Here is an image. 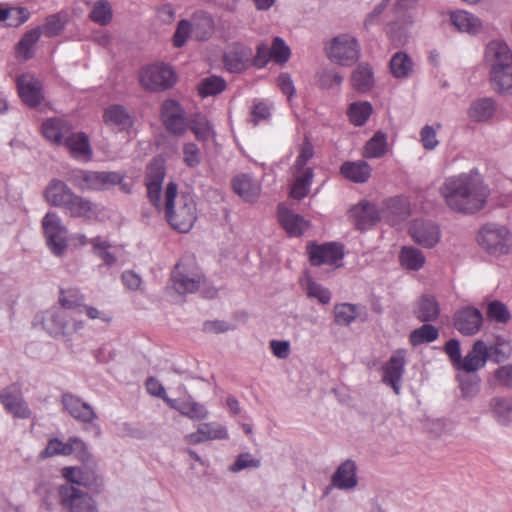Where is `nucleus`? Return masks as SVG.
<instances>
[{"mask_svg": "<svg viewBox=\"0 0 512 512\" xmlns=\"http://www.w3.org/2000/svg\"><path fill=\"white\" fill-rule=\"evenodd\" d=\"M439 193L451 211L472 215L485 208L490 189L479 173L470 171L447 178Z\"/></svg>", "mask_w": 512, "mask_h": 512, "instance_id": "obj_1", "label": "nucleus"}, {"mask_svg": "<svg viewBox=\"0 0 512 512\" xmlns=\"http://www.w3.org/2000/svg\"><path fill=\"white\" fill-rule=\"evenodd\" d=\"M483 60L492 88L501 94H512V50L508 44L491 40L485 47Z\"/></svg>", "mask_w": 512, "mask_h": 512, "instance_id": "obj_2", "label": "nucleus"}, {"mask_svg": "<svg viewBox=\"0 0 512 512\" xmlns=\"http://www.w3.org/2000/svg\"><path fill=\"white\" fill-rule=\"evenodd\" d=\"M164 199L163 209L170 226L181 233L189 232L197 219L193 197L189 193L178 195L177 185L174 182H169L165 189Z\"/></svg>", "mask_w": 512, "mask_h": 512, "instance_id": "obj_3", "label": "nucleus"}, {"mask_svg": "<svg viewBox=\"0 0 512 512\" xmlns=\"http://www.w3.org/2000/svg\"><path fill=\"white\" fill-rule=\"evenodd\" d=\"M68 180L83 191L108 190L120 183L122 175L113 171H89L83 169L71 170Z\"/></svg>", "mask_w": 512, "mask_h": 512, "instance_id": "obj_4", "label": "nucleus"}, {"mask_svg": "<svg viewBox=\"0 0 512 512\" xmlns=\"http://www.w3.org/2000/svg\"><path fill=\"white\" fill-rule=\"evenodd\" d=\"M204 277L193 259H183L176 264L172 274V288L179 294L196 292Z\"/></svg>", "mask_w": 512, "mask_h": 512, "instance_id": "obj_5", "label": "nucleus"}, {"mask_svg": "<svg viewBox=\"0 0 512 512\" xmlns=\"http://www.w3.org/2000/svg\"><path fill=\"white\" fill-rule=\"evenodd\" d=\"M58 495L61 506L67 512H99L95 499L79 487L61 485Z\"/></svg>", "mask_w": 512, "mask_h": 512, "instance_id": "obj_6", "label": "nucleus"}, {"mask_svg": "<svg viewBox=\"0 0 512 512\" xmlns=\"http://www.w3.org/2000/svg\"><path fill=\"white\" fill-rule=\"evenodd\" d=\"M176 82L173 69L163 63L149 65L140 72L141 85L150 91H162L171 88Z\"/></svg>", "mask_w": 512, "mask_h": 512, "instance_id": "obj_7", "label": "nucleus"}, {"mask_svg": "<svg viewBox=\"0 0 512 512\" xmlns=\"http://www.w3.org/2000/svg\"><path fill=\"white\" fill-rule=\"evenodd\" d=\"M328 56L330 60L339 65L350 66L360 56L358 41L348 34H341L332 39L328 48Z\"/></svg>", "mask_w": 512, "mask_h": 512, "instance_id": "obj_8", "label": "nucleus"}, {"mask_svg": "<svg viewBox=\"0 0 512 512\" xmlns=\"http://www.w3.org/2000/svg\"><path fill=\"white\" fill-rule=\"evenodd\" d=\"M478 242L489 253L503 254L508 251L511 235L504 226L486 224L479 232Z\"/></svg>", "mask_w": 512, "mask_h": 512, "instance_id": "obj_9", "label": "nucleus"}, {"mask_svg": "<svg viewBox=\"0 0 512 512\" xmlns=\"http://www.w3.org/2000/svg\"><path fill=\"white\" fill-rule=\"evenodd\" d=\"M42 228L50 249L56 255H61L67 247V228L60 217L54 212H48L42 220Z\"/></svg>", "mask_w": 512, "mask_h": 512, "instance_id": "obj_10", "label": "nucleus"}, {"mask_svg": "<svg viewBox=\"0 0 512 512\" xmlns=\"http://www.w3.org/2000/svg\"><path fill=\"white\" fill-rule=\"evenodd\" d=\"M212 33V21L209 18H204L201 21L194 20L192 23L187 20H181L174 34V45L182 47L189 37H194L197 40H205Z\"/></svg>", "mask_w": 512, "mask_h": 512, "instance_id": "obj_11", "label": "nucleus"}, {"mask_svg": "<svg viewBox=\"0 0 512 512\" xmlns=\"http://www.w3.org/2000/svg\"><path fill=\"white\" fill-rule=\"evenodd\" d=\"M409 233L417 244L425 248L434 247L441 238L438 225L430 220H414L410 225Z\"/></svg>", "mask_w": 512, "mask_h": 512, "instance_id": "obj_12", "label": "nucleus"}, {"mask_svg": "<svg viewBox=\"0 0 512 512\" xmlns=\"http://www.w3.org/2000/svg\"><path fill=\"white\" fill-rule=\"evenodd\" d=\"M405 356V350H396L383 368V383L391 386L397 395L401 389L400 383L404 373Z\"/></svg>", "mask_w": 512, "mask_h": 512, "instance_id": "obj_13", "label": "nucleus"}, {"mask_svg": "<svg viewBox=\"0 0 512 512\" xmlns=\"http://www.w3.org/2000/svg\"><path fill=\"white\" fill-rule=\"evenodd\" d=\"M161 115L168 131L175 135H183L186 132L187 122L184 111L178 102L166 100L162 104Z\"/></svg>", "mask_w": 512, "mask_h": 512, "instance_id": "obj_14", "label": "nucleus"}, {"mask_svg": "<svg viewBox=\"0 0 512 512\" xmlns=\"http://www.w3.org/2000/svg\"><path fill=\"white\" fill-rule=\"evenodd\" d=\"M62 404L64 409L77 421L92 423L98 418L92 406L74 394H63Z\"/></svg>", "mask_w": 512, "mask_h": 512, "instance_id": "obj_15", "label": "nucleus"}, {"mask_svg": "<svg viewBox=\"0 0 512 512\" xmlns=\"http://www.w3.org/2000/svg\"><path fill=\"white\" fill-rule=\"evenodd\" d=\"M308 253L311 264L315 266L323 264L334 265L342 260L344 256L342 246L336 243L311 245L308 248Z\"/></svg>", "mask_w": 512, "mask_h": 512, "instance_id": "obj_16", "label": "nucleus"}, {"mask_svg": "<svg viewBox=\"0 0 512 512\" xmlns=\"http://www.w3.org/2000/svg\"><path fill=\"white\" fill-rule=\"evenodd\" d=\"M17 88L22 101L31 107H35L43 100L42 86L34 75L26 73L17 78Z\"/></svg>", "mask_w": 512, "mask_h": 512, "instance_id": "obj_17", "label": "nucleus"}, {"mask_svg": "<svg viewBox=\"0 0 512 512\" xmlns=\"http://www.w3.org/2000/svg\"><path fill=\"white\" fill-rule=\"evenodd\" d=\"M482 323V313L473 307L460 309L454 315V326L462 335L471 336L476 334Z\"/></svg>", "mask_w": 512, "mask_h": 512, "instance_id": "obj_18", "label": "nucleus"}, {"mask_svg": "<svg viewBox=\"0 0 512 512\" xmlns=\"http://www.w3.org/2000/svg\"><path fill=\"white\" fill-rule=\"evenodd\" d=\"M489 357V349L482 340H477L467 355L461 359L459 371L474 373L484 367Z\"/></svg>", "mask_w": 512, "mask_h": 512, "instance_id": "obj_19", "label": "nucleus"}, {"mask_svg": "<svg viewBox=\"0 0 512 512\" xmlns=\"http://www.w3.org/2000/svg\"><path fill=\"white\" fill-rule=\"evenodd\" d=\"M0 402L5 409L18 418L30 417V410L22 394L16 387H8L0 392Z\"/></svg>", "mask_w": 512, "mask_h": 512, "instance_id": "obj_20", "label": "nucleus"}, {"mask_svg": "<svg viewBox=\"0 0 512 512\" xmlns=\"http://www.w3.org/2000/svg\"><path fill=\"white\" fill-rule=\"evenodd\" d=\"M87 468L80 467H64L62 469V476L68 481L67 484L73 486H84L87 488L93 487L98 484L99 476L94 471L95 465H86Z\"/></svg>", "mask_w": 512, "mask_h": 512, "instance_id": "obj_21", "label": "nucleus"}, {"mask_svg": "<svg viewBox=\"0 0 512 512\" xmlns=\"http://www.w3.org/2000/svg\"><path fill=\"white\" fill-rule=\"evenodd\" d=\"M233 189L243 200L255 202L261 194V184L249 174H240L234 177Z\"/></svg>", "mask_w": 512, "mask_h": 512, "instance_id": "obj_22", "label": "nucleus"}, {"mask_svg": "<svg viewBox=\"0 0 512 512\" xmlns=\"http://www.w3.org/2000/svg\"><path fill=\"white\" fill-rule=\"evenodd\" d=\"M251 57L252 50L250 48L235 44L224 53L223 61L230 72H240L246 68Z\"/></svg>", "mask_w": 512, "mask_h": 512, "instance_id": "obj_23", "label": "nucleus"}, {"mask_svg": "<svg viewBox=\"0 0 512 512\" xmlns=\"http://www.w3.org/2000/svg\"><path fill=\"white\" fill-rule=\"evenodd\" d=\"M496 112V102L490 97L475 99L471 102L467 117L471 122L484 123L491 120Z\"/></svg>", "mask_w": 512, "mask_h": 512, "instance_id": "obj_24", "label": "nucleus"}, {"mask_svg": "<svg viewBox=\"0 0 512 512\" xmlns=\"http://www.w3.org/2000/svg\"><path fill=\"white\" fill-rule=\"evenodd\" d=\"M349 216L360 230H366L379 219L376 207L366 201H362L349 210Z\"/></svg>", "mask_w": 512, "mask_h": 512, "instance_id": "obj_25", "label": "nucleus"}, {"mask_svg": "<svg viewBox=\"0 0 512 512\" xmlns=\"http://www.w3.org/2000/svg\"><path fill=\"white\" fill-rule=\"evenodd\" d=\"M71 125L63 119L51 118L42 125V134L50 142L62 145L71 132Z\"/></svg>", "mask_w": 512, "mask_h": 512, "instance_id": "obj_26", "label": "nucleus"}, {"mask_svg": "<svg viewBox=\"0 0 512 512\" xmlns=\"http://www.w3.org/2000/svg\"><path fill=\"white\" fill-rule=\"evenodd\" d=\"M74 192L61 180L54 179L45 190L47 202L56 207L66 208Z\"/></svg>", "mask_w": 512, "mask_h": 512, "instance_id": "obj_27", "label": "nucleus"}, {"mask_svg": "<svg viewBox=\"0 0 512 512\" xmlns=\"http://www.w3.org/2000/svg\"><path fill=\"white\" fill-rule=\"evenodd\" d=\"M69 150L70 154L79 160L89 161L92 156V150L89 139L84 133H69L63 143Z\"/></svg>", "mask_w": 512, "mask_h": 512, "instance_id": "obj_28", "label": "nucleus"}, {"mask_svg": "<svg viewBox=\"0 0 512 512\" xmlns=\"http://www.w3.org/2000/svg\"><path fill=\"white\" fill-rule=\"evenodd\" d=\"M65 209L69 211L72 217L86 219H95L100 213V208L97 204L75 193Z\"/></svg>", "mask_w": 512, "mask_h": 512, "instance_id": "obj_29", "label": "nucleus"}, {"mask_svg": "<svg viewBox=\"0 0 512 512\" xmlns=\"http://www.w3.org/2000/svg\"><path fill=\"white\" fill-rule=\"evenodd\" d=\"M370 165L363 161H346L340 167L341 175L355 183H365L371 176Z\"/></svg>", "mask_w": 512, "mask_h": 512, "instance_id": "obj_30", "label": "nucleus"}, {"mask_svg": "<svg viewBox=\"0 0 512 512\" xmlns=\"http://www.w3.org/2000/svg\"><path fill=\"white\" fill-rule=\"evenodd\" d=\"M279 220L283 228L291 236H300L309 227V222L302 216L283 207L279 208Z\"/></svg>", "mask_w": 512, "mask_h": 512, "instance_id": "obj_31", "label": "nucleus"}, {"mask_svg": "<svg viewBox=\"0 0 512 512\" xmlns=\"http://www.w3.org/2000/svg\"><path fill=\"white\" fill-rule=\"evenodd\" d=\"M103 119L108 126L118 131L129 128L133 123L130 114L121 105L109 106L104 112Z\"/></svg>", "mask_w": 512, "mask_h": 512, "instance_id": "obj_32", "label": "nucleus"}, {"mask_svg": "<svg viewBox=\"0 0 512 512\" xmlns=\"http://www.w3.org/2000/svg\"><path fill=\"white\" fill-rule=\"evenodd\" d=\"M451 24L459 31L471 35L477 34L482 26L481 20L466 11H455L450 14Z\"/></svg>", "mask_w": 512, "mask_h": 512, "instance_id": "obj_33", "label": "nucleus"}, {"mask_svg": "<svg viewBox=\"0 0 512 512\" xmlns=\"http://www.w3.org/2000/svg\"><path fill=\"white\" fill-rule=\"evenodd\" d=\"M333 485L339 489H352L357 485L356 466L351 460L343 462L332 477Z\"/></svg>", "mask_w": 512, "mask_h": 512, "instance_id": "obj_34", "label": "nucleus"}, {"mask_svg": "<svg viewBox=\"0 0 512 512\" xmlns=\"http://www.w3.org/2000/svg\"><path fill=\"white\" fill-rule=\"evenodd\" d=\"M414 314L421 322H432L436 320L440 314V308L434 296L423 295L416 303Z\"/></svg>", "mask_w": 512, "mask_h": 512, "instance_id": "obj_35", "label": "nucleus"}, {"mask_svg": "<svg viewBox=\"0 0 512 512\" xmlns=\"http://www.w3.org/2000/svg\"><path fill=\"white\" fill-rule=\"evenodd\" d=\"M294 182L290 189L292 198L300 200L306 197L310 191V186L314 176L313 170L307 167L304 170H292Z\"/></svg>", "mask_w": 512, "mask_h": 512, "instance_id": "obj_36", "label": "nucleus"}, {"mask_svg": "<svg viewBox=\"0 0 512 512\" xmlns=\"http://www.w3.org/2000/svg\"><path fill=\"white\" fill-rule=\"evenodd\" d=\"M392 75L397 79L409 78L414 72V62L405 52L395 53L389 62Z\"/></svg>", "mask_w": 512, "mask_h": 512, "instance_id": "obj_37", "label": "nucleus"}, {"mask_svg": "<svg viewBox=\"0 0 512 512\" xmlns=\"http://www.w3.org/2000/svg\"><path fill=\"white\" fill-rule=\"evenodd\" d=\"M489 408L493 418L503 426H508L512 423V401L495 397L489 402Z\"/></svg>", "mask_w": 512, "mask_h": 512, "instance_id": "obj_38", "label": "nucleus"}, {"mask_svg": "<svg viewBox=\"0 0 512 512\" xmlns=\"http://www.w3.org/2000/svg\"><path fill=\"white\" fill-rule=\"evenodd\" d=\"M67 322L66 314L59 309L47 312L43 319L45 329L54 336H66Z\"/></svg>", "mask_w": 512, "mask_h": 512, "instance_id": "obj_39", "label": "nucleus"}, {"mask_svg": "<svg viewBox=\"0 0 512 512\" xmlns=\"http://www.w3.org/2000/svg\"><path fill=\"white\" fill-rule=\"evenodd\" d=\"M351 83L358 92H367L374 85V75L368 64H360L352 73Z\"/></svg>", "mask_w": 512, "mask_h": 512, "instance_id": "obj_40", "label": "nucleus"}, {"mask_svg": "<svg viewBox=\"0 0 512 512\" xmlns=\"http://www.w3.org/2000/svg\"><path fill=\"white\" fill-rule=\"evenodd\" d=\"M93 247L94 254L99 257L104 264L112 266L117 261L119 249L112 246L109 242L103 240L101 237H95L90 240Z\"/></svg>", "mask_w": 512, "mask_h": 512, "instance_id": "obj_41", "label": "nucleus"}, {"mask_svg": "<svg viewBox=\"0 0 512 512\" xmlns=\"http://www.w3.org/2000/svg\"><path fill=\"white\" fill-rule=\"evenodd\" d=\"M386 213L392 223L405 219L410 214L409 202L404 197H394L386 202Z\"/></svg>", "mask_w": 512, "mask_h": 512, "instance_id": "obj_42", "label": "nucleus"}, {"mask_svg": "<svg viewBox=\"0 0 512 512\" xmlns=\"http://www.w3.org/2000/svg\"><path fill=\"white\" fill-rule=\"evenodd\" d=\"M89 17L94 23L100 26L110 24L113 18V11L110 2L107 0L95 1L89 13Z\"/></svg>", "mask_w": 512, "mask_h": 512, "instance_id": "obj_43", "label": "nucleus"}, {"mask_svg": "<svg viewBox=\"0 0 512 512\" xmlns=\"http://www.w3.org/2000/svg\"><path fill=\"white\" fill-rule=\"evenodd\" d=\"M372 105L367 102H354L349 105L347 114L350 122L355 126H363L372 113Z\"/></svg>", "mask_w": 512, "mask_h": 512, "instance_id": "obj_44", "label": "nucleus"}, {"mask_svg": "<svg viewBox=\"0 0 512 512\" xmlns=\"http://www.w3.org/2000/svg\"><path fill=\"white\" fill-rule=\"evenodd\" d=\"M400 261L402 266L410 270H419L425 263L423 253L417 248L404 246L400 252Z\"/></svg>", "mask_w": 512, "mask_h": 512, "instance_id": "obj_45", "label": "nucleus"}, {"mask_svg": "<svg viewBox=\"0 0 512 512\" xmlns=\"http://www.w3.org/2000/svg\"><path fill=\"white\" fill-rule=\"evenodd\" d=\"M41 37V27L27 31L17 44V53L24 59H30L34 52L33 47Z\"/></svg>", "mask_w": 512, "mask_h": 512, "instance_id": "obj_46", "label": "nucleus"}, {"mask_svg": "<svg viewBox=\"0 0 512 512\" xmlns=\"http://www.w3.org/2000/svg\"><path fill=\"white\" fill-rule=\"evenodd\" d=\"M387 151V137L386 134L378 131L366 143L364 148V156L367 158H380L385 155Z\"/></svg>", "mask_w": 512, "mask_h": 512, "instance_id": "obj_47", "label": "nucleus"}, {"mask_svg": "<svg viewBox=\"0 0 512 512\" xmlns=\"http://www.w3.org/2000/svg\"><path fill=\"white\" fill-rule=\"evenodd\" d=\"M439 336L438 329L431 324H424L414 329L409 335V341L413 346H419L424 343H431Z\"/></svg>", "mask_w": 512, "mask_h": 512, "instance_id": "obj_48", "label": "nucleus"}, {"mask_svg": "<svg viewBox=\"0 0 512 512\" xmlns=\"http://www.w3.org/2000/svg\"><path fill=\"white\" fill-rule=\"evenodd\" d=\"M189 127L199 141L205 142L215 137V131L205 116H195Z\"/></svg>", "mask_w": 512, "mask_h": 512, "instance_id": "obj_49", "label": "nucleus"}, {"mask_svg": "<svg viewBox=\"0 0 512 512\" xmlns=\"http://www.w3.org/2000/svg\"><path fill=\"white\" fill-rule=\"evenodd\" d=\"M302 286L309 298L317 299L321 304H328L331 300V293L327 288L315 282L312 278L306 277L302 280Z\"/></svg>", "mask_w": 512, "mask_h": 512, "instance_id": "obj_50", "label": "nucleus"}, {"mask_svg": "<svg viewBox=\"0 0 512 512\" xmlns=\"http://www.w3.org/2000/svg\"><path fill=\"white\" fill-rule=\"evenodd\" d=\"M59 303L63 308L74 309L82 312L85 304V297L77 289L61 290L59 295Z\"/></svg>", "mask_w": 512, "mask_h": 512, "instance_id": "obj_51", "label": "nucleus"}, {"mask_svg": "<svg viewBox=\"0 0 512 512\" xmlns=\"http://www.w3.org/2000/svg\"><path fill=\"white\" fill-rule=\"evenodd\" d=\"M30 13L26 8H0V21H7L8 26L18 27L29 19Z\"/></svg>", "mask_w": 512, "mask_h": 512, "instance_id": "obj_52", "label": "nucleus"}, {"mask_svg": "<svg viewBox=\"0 0 512 512\" xmlns=\"http://www.w3.org/2000/svg\"><path fill=\"white\" fill-rule=\"evenodd\" d=\"M200 433L205 441L224 440L229 438L227 428L217 422H206L199 425Z\"/></svg>", "mask_w": 512, "mask_h": 512, "instance_id": "obj_53", "label": "nucleus"}, {"mask_svg": "<svg viewBox=\"0 0 512 512\" xmlns=\"http://www.w3.org/2000/svg\"><path fill=\"white\" fill-rule=\"evenodd\" d=\"M226 87V82L224 79L218 76H209L204 79L199 84L198 90L199 94L202 97L214 96L218 93H221Z\"/></svg>", "mask_w": 512, "mask_h": 512, "instance_id": "obj_54", "label": "nucleus"}, {"mask_svg": "<svg viewBox=\"0 0 512 512\" xmlns=\"http://www.w3.org/2000/svg\"><path fill=\"white\" fill-rule=\"evenodd\" d=\"M457 380L464 398H472L479 391V378L472 373H462L457 375Z\"/></svg>", "mask_w": 512, "mask_h": 512, "instance_id": "obj_55", "label": "nucleus"}, {"mask_svg": "<svg viewBox=\"0 0 512 512\" xmlns=\"http://www.w3.org/2000/svg\"><path fill=\"white\" fill-rule=\"evenodd\" d=\"M68 446L71 448V454H75V456L84 464V465H96L95 460L92 454L88 451L87 445L85 442L78 437H71L68 440Z\"/></svg>", "mask_w": 512, "mask_h": 512, "instance_id": "obj_56", "label": "nucleus"}, {"mask_svg": "<svg viewBox=\"0 0 512 512\" xmlns=\"http://www.w3.org/2000/svg\"><path fill=\"white\" fill-rule=\"evenodd\" d=\"M180 414L194 421L204 420L209 412L206 407L195 401L181 402Z\"/></svg>", "mask_w": 512, "mask_h": 512, "instance_id": "obj_57", "label": "nucleus"}, {"mask_svg": "<svg viewBox=\"0 0 512 512\" xmlns=\"http://www.w3.org/2000/svg\"><path fill=\"white\" fill-rule=\"evenodd\" d=\"M71 451L68 441L64 443L58 438H53L49 440L46 448L40 453V457L45 459L58 455L68 456L71 455Z\"/></svg>", "mask_w": 512, "mask_h": 512, "instance_id": "obj_58", "label": "nucleus"}, {"mask_svg": "<svg viewBox=\"0 0 512 512\" xmlns=\"http://www.w3.org/2000/svg\"><path fill=\"white\" fill-rule=\"evenodd\" d=\"M487 317L498 323H507L511 315L504 303L494 300L487 305Z\"/></svg>", "mask_w": 512, "mask_h": 512, "instance_id": "obj_59", "label": "nucleus"}, {"mask_svg": "<svg viewBox=\"0 0 512 512\" xmlns=\"http://www.w3.org/2000/svg\"><path fill=\"white\" fill-rule=\"evenodd\" d=\"M334 315L335 321L339 325H349L357 317L356 307L348 303L336 305Z\"/></svg>", "mask_w": 512, "mask_h": 512, "instance_id": "obj_60", "label": "nucleus"}, {"mask_svg": "<svg viewBox=\"0 0 512 512\" xmlns=\"http://www.w3.org/2000/svg\"><path fill=\"white\" fill-rule=\"evenodd\" d=\"M272 60L277 64L286 63L291 55L290 48L280 37H275L271 46Z\"/></svg>", "mask_w": 512, "mask_h": 512, "instance_id": "obj_61", "label": "nucleus"}, {"mask_svg": "<svg viewBox=\"0 0 512 512\" xmlns=\"http://www.w3.org/2000/svg\"><path fill=\"white\" fill-rule=\"evenodd\" d=\"M492 360L496 363L509 359L512 355V344L505 339H497L495 345L490 348Z\"/></svg>", "mask_w": 512, "mask_h": 512, "instance_id": "obj_62", "label": "nucleus"}, {"mask_svg": "<svg viewBox=\"0 0 512 512\" xmlns=\"http://www.w3.org/2000/svg\"><path fill=\"white\" fill-rule=\"evenodd\" d=\"M64 29V20L59 14H53L46 18L45 24L41 27V32L47 37H55Z\"/></svg>", "mask_w": 512, "mask_h": 512, "instance_id": "obj_63", "label": "nucleus"}, {"mask_svg": "<svg viewBox=\"0 0 512 512\" xmlns=\"http://www.w3.org/2000/svg\"><path fill=\"white\" fill-rule=\"evenodd\" d=\"M420 142L424 149L434 150L439 144L437 129L434 126L425 125L420 131Z\"/></svg>", "mask_w": 512, "mask_h": 512, "instance_id": "obj_64", "label": "nucleus"}]
</instances>
